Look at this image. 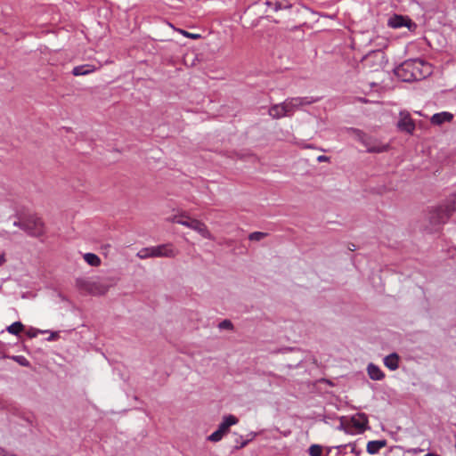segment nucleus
Returning a JSON list of instances; mask_svg holds the SVG:
<instances>
[{
  "label": "nucleus",
  "instance_id": "17",
  "mask_svg": "<svg viewBox=\"0 0 456 456\" xmlns=\"http://www.w3.org/2000/svg\"><path fill=\"white\" fill-rule=\"evenodd\" d=\"M386 445V442L385 441H379V440H376V441H370L368 444H367V447H366V450H367V452L369 454H376L379 452L380 449H382L384 446Z\"/></svg>",
  "mask_w": 456,
  "mask_h": 456
},
{
  "label": "nucleus",
  "instance_id": "33",
  "mask_svg": "<svg viewBox=\"0 0 456 456\" xmlns=\"http://www.w3.org/2000/svg\"><path fill=\"white\" fill-rule=\"evenodd\" d=\"M5 452L0 448V456H4Z\"/></svg>",
  "mask_w": 456,
  "mask_h": 456
},
{
  "label": "nucleus",
  "instance_id": "22",
  "mask_svg": "<svg viewBox=\"0 0 456 456\" xmlns=\"http://www.w3.org/2000/svg\"><path fill=\"white\" fill-rule=\"evenodd\" d=\"M308 452L310 456H322V447L319 444H312Z\"/></svg>",
  "mask_w": 456,
  "mask_h": 456
},
{
  "label": "nucleus",
  "instance_id": "28",
  "mask_svg": "<svg viewBox=\"0 0 456 456\" xmlns=\"http://www.w3.org/2000/svg\"><path fill=\"white\" fill-rule=\"evenodd\" d=\"M330 160V157L328 156H325V155H320L317 157V161L318 162H327Z\"/></svg>",
  "mask_w": 456,
  "mask_h": 456
},
{
  "label": "nucleus",
  "instance_id": "20",
  "mask_svg": "<svg viewBox=\"0 0 456 456\" xmlns=\"http://www.w3.org/2000/svg\"><path fill=\"white\" fill-rule=\"evenodd\" d=\"M346 447H349L350 448V452L352 453H354V455H356V456H359L362 453V451L357 448V445H356L355 443H349L347 444L338 445L335 448L337 450H340V449H345Z\"/></svg>",
  "mask_w": 456,
  "mask_h": 456
},
{
  "label": "nucleus",
  "instance_id": "9",
  "mask_svg": "<svg viewBox=\"0 0 456 456\" xmlns=\"http://www.w3.org/2000/svg\"><path fill=\"white\" fill-rule=\"evenodd\" d=\"M363 143L368 152L381 153L389 150V144H383L371 139L363 141Z\"/></svg>",
  "mask_w": 456,
  "mask_h": 456
},
{
  "label": "nucleus",
  "instance_id": "26",
  "mask_svg": "<svg viewBox=\"0 0 456 456\" xmlns=\"http://www.w3.org/2000/svg\"><path fill=\"white\" fill-rule=\"evenodd\" d=\"M94 290H92L91 293L94 295H102L105 293L104 287H93Z\"/></svg>",
  "mask_w": 456,
  "mask_h": 456
},
{
  "label": "nucleus",
  "instance_id": "5",
  "mask_svg": "<svg viewBox=\"0 0 456 456\" xmlns=\"http://www.w3.org/2000/svg\"><path fill=\"white\" fill-rule=\"evenodd\" d=\"M239 419L232 414L224 415L217 429L208 436V440L213 443L221 441L230 431V428L238 424Z\"/></svg>",
  "mask_w": 456,
  "mask_h": 456
},
{
  "label": "nucleus",
  "instance_id": "15",
  "mask_svg": "<svg viewBox=\"0 0 456 456\" xmlns=\"http://www.w3.org/2000/svg\"><path fill=\"white\" fill-rule=\"evenodd\" d=\"M410 20L403 18L401 15H395L388 20V25L394 28H399L408 26Z\"/></svg>",
  "mask_w": 456,
  "mask_h": 456
},
{
  "label": "nucleus",
  "instance_id": "18",
  "mask_svg": "<svg viewBox=\"0 0 456 456\" xmlns=\"http://www.w3.org/2000/svg\"><path fill=\"white\" fill-rule=\"evenodd\" d=\"M84 260L91 266L97 267L101 265V258L94 253H86L83 256Z\"/></svg>",
  "mask_w": 456,
  "mask_h": 456
},
{
  "label": "nucleus",
  "instance_id": "6",
  "mask_svg": "<svg viewBox=\"0 0 456 456\" xmlns=\"http://www.w3.org/2000/svg\"><path fill=\"white\" fill-rule=\"evenodd\" d=\"M316 102L313 97H292L286 99L282 103L286 116H291L298 108Z\"/></svg>",
  "mask_w": 456,
  "mask_h": 456
},
{
  "label": "nucleus",
  "instance_id": "3",
  "mask_svg": "<svg viewBox=\"0 0 456 456\" xmlns=\"http://www.w3.org/2000/svg\"><path fill=\"white\" fill-rule=\"evenodd\" d=\"M179 249L173 243H165L152 247L141 248L136 256L140 259L150 257L175 258L178 256Z\"/></svg>",
  "mask_w": 456,
  "mask_h": 456
},
{
  "label": "nucleus",
  "instance_id": "11",
  "mask_svg": "<svg viewBox=\"0 0 456 456\" xmlns=\"http://www.w3.org/2000/svg\"><path fill=\"white\" fill-rule=\"evenodd\" d=\"M452 119L453 114L451 112L443 111L434 114L430 118V122L433 125L440 126L445 122H451Z\"/></svg>",
  "mask_w": 456,
  "mask_h": 456
},
{
  "label": "nucleus",
  "instance_id": "8",
  "mask_svg": "<svg viewBox=\"0 0 456 456\" xmlns=\"http://www.w3.org/2000/svg\"><path fill=\"white\" fill-rule=\"evenodd\" d=\"M368 424V419L364 414H357L353 416L349 421L350 427L346 430V432H353L351 428H353L356 432L362 433L366 429Z\"/></svg>",
  "mask_w": 456,
  "mask_h": 456
},
{
  "label": "nucleus",
  "instance_id": "23",
  "mask_svg": "<svg viewBox=\"0 0 456 456\" xmlns=\"http://www.w3.org/2000/svg\"><path fill=\"white\" fill-rule=\"evenodd\" d=\"M268 234L262 232H254L248 235V240L251 241H259L265 239Z\"/></svg>",
  "mask_w": 456,
  "mask_h": 456
},
{
  "label": "nucleus",
  "instance_id": "21",
  "mask_svg": "<svg viewBox=\"0 0 456 456\" xmlns=\"http://www.w3.org/2000/svg\"><path fill=\"white\" fill-rule=\"evenodd\" d=\"M23 329V325L20 322H15L7 327V331L13 335H18Z\"/></svg>",
  "mask_w": 456,
  "mask_h": 456
},
{
  "label": "nucleus",
  "instance_id": "10",
  "mask_svg": "<svg viewBox=\"0 0 456 456\" xmlns=\"http://www.w3.org/2000/svg\"><path fill=\"white\" fill-rule=\"evenodd\" d=\"M365 65H370L371 61L376 62L375 69L381 68L385 62L384 53L381 51H375L365 56L363 59Z\"/></svg>",
  "mask_w": 456,
  "mask_h": 456
},
{
  "label": "nucleus",
  "instance_id": "29",
  "mask_svg": "<svg viewBox=\"0 0 456 456\" xmlns=\"http://www.w3.org/2000/svg\"><path fill=\"white\" fill-rule=\"evenodd\" d=\"M5 263V257L4 254H0V266Z\"/></svg>",
  "mask_w": 456,
  "mask_h": 456
},
{
  "label": "nucleus",
  "instance_id": "25",
  "mask_svg": "<svg viewBox=\"0 0 456 456\" xmlns=\"http://www.w3.org/2000/svg\"><path fill=\"white\" fill-rule=\"evenodd\" d=\"M179 31H180V33H182L183 36H185L186 37H189V38L198 39V38H200V35H199V34L190 33V32H187V31L183 30V29H180Z\"/></svg>",
  "mask_w": 456,
  "mask_h": 456
},
{
  "label": "nucleus",
  "instance_id": "30",
  "mask_svg": "<svg viewBox=\"0 0 456 456\" xmlns=\"http://www.w3.org/2000/svg\"><path fill=\"white\" fill-rule=\"evenodd\" d=\"M453 211H454V208H448V210H447V216H451V215H452V213Z\"/></svg>",
  "mask_w": 456,
  "mask_h": 456
},
{
  "label": "nucleus",
  "instance_id": "7",
  "mask_svg": "<svg viewBox=\"0 0 456 456\" xmlns=\"http://www.w3.org/2000/svg\"><path fill=\"white\" fill-rule=\"evenodd\" d=\"M397 126L401 131H404L408 134H412L415 130V123L411 118V115L407 111H401L399 114V120Z\"/></svg>",
  "mask_w": 456,
  "mask_h": 456
},
{
  "label": "nucleus",
  "instance_id": "1",
  "mask_svg": "<svg viewBox=\"0 0 456 456\" xmlns=\"http://www.w3.org/2000/svg\"><path fill=\"white\" fill-rule=\"evenodd\" d=\"M431 73V64L421 59L407 60L395 69V76L404 82L421 80Z\"/></svg>",
  "mask_w": 456,
  "mask_h": 456
},
{
  "label": "nucleus",
  "instance_id": "27",
  "mask_svg": "<svg viewBox=\"0 0 456 456\" xmlns=\"http://www.w3.org/2000/svg\"><path fill=\"white\" fill-rule=\"evenodd\" d=\"M249 436H251V438L249 440L242 442V444H240V448L245 447L249 441L254 439L256 437V433L252 432V433L249 434Z\"/></svg>",
  "mask_w": 456,
  "mask_h": 456
},
{
  "label": "nucleus",
  "instance_id": "16",
  "mask_svg": "<svg viewBox=\"0 0 456 456\" xmlns=\"http://www.w3.org/2000/svg\"><path fill=\"white\" fill-rule=\"evenodd\" d=\"M269 115L275 119L286 117L282 103L273 105L268 111Z\"/></svg>",
  "mask_w": 456,
  "mask_h": 456
},
{
  "label": "nucleus",
  "instance_id": "2",
  "mask_svg": "<svg viewBox=\"0 0 456 456\" xmlns=\"http://www.w3.org/2000/svg\"><path fill=\"white\" fill-rule=\"evenodd\" d=\"M169 221L191 229L200 234L203 239L215 240V236L203 221L190 216L184 211L173 216L169 218Z\"/></svg>",
  "mask_w": 456,
  "mask_h": 456
},
{
  "label": "nucleus",
  "instance_id": "31",
  "mask_svg": "<svg viewBox=\"0 0 456 456\" xmlns=\"http://www.w3.org/2000/svg\"><path fill=\"white\" fill-rule=\"evenodd\" d=\"M424 456H439V455L436 453L428 452V453L425 454Z\"/></svg>",
  "mask_w": 456,
  "mask_h": 456
},
{
  "label": "nucleus",
  "instance_id": "13",
  "mask_svg": "<svg viewBox=\"0 0 456 456\" xmlns=\"http://www.w3.org/2000/svg\"><path fill=\"white\" fill-rule=\"evenodd\" d=\"M383 362L390 370H395L399 367V355L395 353L390 354L384 358Z\"/></svg>",
  "mask_w": 456,
  "mask_h": 456
},
{
  "label": "nucleus",
  "instance_id": "4",
  "mask_svg": "<svg viewBox=\"0 0 456 456\" xmlns=\"http://www.w3.org/2000/svg\"><path fill=\"white\" fill-rule=\"evenodd\" d=\"M13 224L20 227L27 233L34 237H39L45 233L44 223L37 216H29L23 221L14 222Z\"/></svg>",
  "mask_w": 456,
  "mask_h": 456
},
{
  "label": "nucleus",
  "instance_id": "14",
  "mask_svg": "<svg viewBox=\"0 0 456 456\" xmlns=\"http://www.w3.org/2000/svg\"><path fill=\"white\" fill-rule=\"evenodd\" d=\"M367 372L369 377L373 380H381L385 377V374L381 369L374 363H370L368 365Z\"/></svg>",
  "mask_w": 456,
  "mask_h": 456
},
{
  "label": "nucleus",
  "instance_id": "32",
  "mask_svg": "<svg viewBox=\"0 0 456 456\" xmlns=\"http://www.w3.org/2000/svg\"><path fill=\"white\" fill-rule=\"evenodd\" d=\"M20 362L22 365H25V366H26V365H28V361H27V360H25V359H23V361H20Z\"/></svg>",
  "mask_w": 456,
  "mask_h": 456
},
{
  "label": "nucleus",
  "instance_id": "12",
  "mask_svg": "<svg viewBox=\"0 0 456 456\" xmlns=\"http://www.w3.org/2000/svg\"><path fill=\"white\" fill-rule=\"evenodd\" d=\"M96 69H97V68L94 65H91V64L79 65V66H76L73 68L72 74L76 77L86 76V75L93 73Z\"/></svg>",
  "mask_w": 456,
  "mask_h": 456
},
{
  "label": "nucleus",
  "instance_id": "34",
  "mask_svg": "<svg viewBox=\"0 0 456 456\" xmlns=\"http://www.w3.org/2000/svg\"><path fill=\"white\" fill-rule=\"evenodd\" d=\"M338 453H342L343 452V449H340V450H338Z\"/></svg>",
  "mask_w": 456,
  "mask_h": 456
},
{
  "label": "nucleus",
  "instance_id": "24",
  "mask_svg": "<svg viewBox=\"0 0 456 456\" xmlns=\"http://www.w3.org/2000/svg\"><path fill=\"white\" fill-rule=\"evenodd\" d=\"M218 327L221 330H232L233 326L229 320H224L219 323Z\"/></svg>",
  "mask_w": 456,
  "mask_h": 456
},
{
  "label": "nucleus",
  "instance_id": "19",
  "mask_svg": "<svg viewBox=\"0 0 456 456\" xmlns=\"http://www.w3.org/2000/svg\"><path fill=\"white\" fill-rule=\"evenodd\" d=\"M265 4L267 6H269L272 10L275 12L289 7V5H286L283 4V2L277 0H268L266 1Z\"/></svg>",
  "mask_w": 456,
  "mask_h": 456
}]
</instances>
